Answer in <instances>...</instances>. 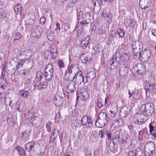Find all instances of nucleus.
<instances>
[{"label":"nucleus","mask_w":156,"mask_h":156,"mask_svg":"<svg viewBox=\"0 0 156 156\" xmlns=\"http://www.w3.org/2000/svg\"><path fill=\"white\" fill-rule=\"evenodd\" d=\"M120 135L119 132L117 131L114 134L113 136V141L115 143L118 142L120 140Z\"/></svg>","instance_id":"a878e982"},{"label":"nucleus","mask_w":156,"mask_h":156,"mask_svg":"<svg viewBox=\"0 0 156 156\" xmlns=\"http://www.w3.org/2000/svg\"><path fill=\"white\" fill-rule=\"evenodd\" d=\"M76 84L73 81L70 82L68 86L67 89V94L68 96L67 98H69V95L70 93H72L75 91L76 89V87L75 85Z\"/></svg>","instance_id":"4468645a"},{"label":"nucleus","mask_w":156,"mask_h":156,"mask_svg":"<svg viewBox=\"0 0 156 156\" xmlns=\"http://www.w3.org/2000/svg\"><path fill=\"white\" fill-rule=\"evenodd\" d=\"M35 145V144L33 141L27 143L25 146L26 151L30 152V151H34Z\"/></svg>","instance_id":"f3484780"},{"label":"nucleus","mask_w":156,"mask_h":156,"mask_svg":"<svg viewBox=\"0 0 156 156\" xmlns=\"http://www.w3.org/2000/svg\"><path fill=\"white\" fill-rule=\"evenodd\" d=\"M85 156H93L91 151L89 149H86L84 151Z\"/></svg>","instance_id":"37998d69"},{"label":"nucleus","mask_w":156,"mask_h":156,"mask_svg":"<svg viewBox=\"0 0 156 156\" xmlns=\"http://www.w3.org/2000/svg\"><path fill=\"white\" fill-rule=\"evenodd\" d=\"M16 149L20 156H25V151L23 148L18 146L16 147Z\"/></svg>","instance_id":"393cba45"},{"label":"nucleus","mask_w":156,"mask_h":156,"mask_svg":"<svg viewBox=\"0 0 156 156\" xmlns=\"http://www.w3.org/2000/svg\"><path fill=\"white\" fill-rule=\"evenodd\" d=\"M103 101L101 98H98L97 100V106L98 107L101 108L103 105Z\"/></svg>","instance_id":"e433bc0d"},{"label":"nucleus","mask_w":156,"mask_h":156,"mask_svg":"<svg viewBox=\"0 0 156 156\" xmlns=\"http://www.w3.org/2000/svg\"><path fill=\"white\" fill-rule=\"evenodd\" d=\"M115 112L111 110H109L108 112V115L109 116V117L110 118L114 117L115 116Z\"/></svg>","instance_id":"c03bdc74"},{"label":"nucleus","mask_w":156,"mask_h":156,"mask_svg":"<svg viewBox=\"0 0 156 156\" xmlns=\"http://www.w3.org/2000/svg\"><path fill=\"white\" fill-rule=\"evenodd\" d=\"M118 58L114 54L112 57L111 60L108 61V64L111 65V69H114L116 67L118 66L119 64V61Z\"/></svg>","instance_id":"9b49d317"},{"label":"nucleus","mask_w":156,"mask_h":156,"mask_svg":"<svg viewBox=\"0 0 156 156\" xmlns=\"http://www.w3.org/2000/svg\"><path fill=\"white\" fill-rule=\"evenodd\" d=\"M143 49V45L141 43L139 44L133 43L132 47V52L134 56H137L140 50Z\"/></svg>","instance_id":"9d476101"},{"label":"nucleus","mask_w":156,"mask_h":156,"mask_svg":"<svg viewBox=\"0 0 156 156\" xmlns=\"http://www.w3.org/2000/svg\"><path fill=\"white\" fill-rule=\"evenodd\" d=\"M80 59L82 62L84 64H86L89 59L87 56H85V54H82L80 57Z\"/></svg>","instance_id":"473e14b6"},{"label":"nucleus","mask_w":156,"mask_h":156,"mask_svg":"<svg viewBox=\"0 0 156 156\" xmlns=\"http://www.w3.org/2000/svg\"><path fill=\"white\" fill-rule=\"evenodd\" d=\"M100 3L102 5H105L106 2V0H99Z\"/></svg>","instance_id":"052dcab7"},{"label":"nucleus","mask_w":156,"mask_h":156,"mask_svg":"<svg viewBox=\"0 0 156 156\" xmlns=\"http://www.w3.org/2000/svg\"><path fill=\"white\" fill-rule=\"evenodd\" d=\"M129 72L128 66L126 64L121 65L119 69V73L122 76L126 75Z\"/></svg>","instance_id":"dca6fc26"},{"label":"nucleus","mask_w":156,"mask_h":156,"mask_svg":"<svg viewBox=\"0 0 156 156\" xmlns=\"http://www.w3.org/2000/svg\"><path fill=\"white\" fill-rule=\"evenodd\" d=\"M141 69H138V71L139 72V74H142L143 72H144L145 71V67L143 65H141Z\"/></svg>","instance_id":"8fccbe9b"},{"label":"nucleus","mask_w":156,"mask_h":156,"mask_svg":"<svg viewBox=\"0 0 156 156\" xmlns=\"http://www.w3.org/2000/svg\"><path fill=\"white\" fill-rule=\"evenodd\" d=\"M43 76V74L41 72L38 71L36 74V77L37 78H39L38 80V81H40L42 79Z\"/></svg>","instance_id":"ea45409f"},{"label":"nucleus","mask_w":156,"mask_h":156,"mask_svg":"<svg viewBox=\"0 0 156 156\" xmlns=\"http://www.w3.org/2000/svg\"><path fill=\"white\" fill-rule=\"evenodd\" d=\"M19 99L15 97L10 98H6L4 100V102L7 105L9 104V107L12 109H13L18 103Z\"/></svg>","instance_id":"423d86ee"},{"label":"nucleus","mask_w":156,"mask_h":156,"mask_svg":"<svg viewBox=\"0 0 156 156\" xmlns=\"http://www.w3.org/2000/svg\"><path fill=\"white\" fill-rule=\"evenodd\" d=\"M60 116L61 115L60 112H58L55 117V120L56 121H58L60 119Z\"/></svg>","instance_id":"603ef678"},{"label":"nucleus","mask_w":156,"mask_h":156,"mask_svg":"<svg viewBox=\"0 0 156 156\" xmlns=\"http://www.w3.org/2000/svg\"><path fill=\"white\" fill-rule=\"evenodd\" d=\"M129 112V110L127 106H124L121 108L120 112V115L122 117H125L128 115Z\"/></svg>","instance_id":"412c9836"},{"label":"nucleus","mask_w":156,"mask_h":156,"mask_svg":"<svg viewBox=\"0 0 156 156\" xmlns=\"http://www.w3.org/2000/svg\"><path fill=\"white\" fill-rule=\"evenodd\" d=\"M43 32V28L40 27H37V29L32 34L34 37L38 38L40 37Z\"/></svg>","instance_id":"a211bd4d"},{"label":"nucleus","mask_w":156,"mask_h":156,"mask_svg":"<svg viewBox=\"0 0 156 156\" xmlns=\"http://www.w3.org/2000/svg\"><path fill=\"white\" fill-rule=\"evenodd\" d=\"M89 43L88 38H86L84 40L82 41L81 43V46L83 48H86Z\"/></svg>","instance_id":"c756f323"},{"label":"nucleus","mask_w":156,"mask_h":156,"mask_svg":"<svg viewBox=\"0 0 156 156\" xmlns=\"http://www.w3.org/2000/svg\"><path fill=\"white\" fill-rule=\"evenodd\" d=\"M88 81H90V80L89 79V78L87 75L84 77L83 76V78H82V82H83L84 83H87L88 82Z\"/></svg>","instance_id":"de8ad7c7"},{"label":"nucleus","mask_w":156,"mask_h":156,"mask_svg":"<svg viewBox=\"0 0 156 156\" xmlns=\"http://www.w3.org/2000/svg\"><path fill=\"white\" fill-rule=\"evenodd\" d=\"M98 118H99V119L101 120L103 122L101 124H99V122H97L96 126L98 127L102 128L107 123L108 119V115L107 116V114L105 112H101L99 114Z\"/></svg>","instance_id":"39448f33"},{"label":"nucleus","mask_w":156,"mask_h":156,"mask_svg":"<svg viewBox=\"0 0 156 156\" xmlns=\"http://www.w3.org/2000/svg\"><path fill=\"white\" fill-rule=\"evenodd\" d=\"M87 76L89 78V79L90 80H93L95 76L94 73L93 72H90L89 73L87 74Z\"/></svg>","instance_id":"58836bf2"},{"label":"nucleus","mask_w":156,"mask_h":156,"mask_svg":"<svg viewBox=\"0 0 156 156\" xmlns=\"http://www.w3.org/2000/svg\"><path fill=\"white\" fill-rule=\"evenodd\" d=\"M21 37V35L19 33L17 32L15 34L14 41H15L16 40H18L20 39Z\"/></svg>","instance_id":"79ce46f5"},{"label":"nucleus","mask_w":156,"mask_h":156,"mask_svg":"<svg viewBox=\"0 0 156 156\" xmlns=\"http://www.w3.org/2000/svg\"><path fill=\"white\" fill-rule=\"evenodd\" d=\"M103 121H101V120H100L99 119V118H98V119H97V120L95 121V125H96V123L97 122H99V124H101L102 123H103Z\"/></svg>","instance_id":"69168bd1"},{"label":"nucleus","mask_w":156,"mask_h":156,"mask_svg":"<svg viewBox=\"0 0 156 156\" xmlns=\"http://www.w3.org/2000/svg\"><path fill=\"white\" fill-rule=\"evenodd\" d=\"M114 124L116 126H121L123 125V122L121 119H119L116 120Z\"/></svg>","instance_id":"7c9ffc66"},{"label":"nucleus","mask_w":156,"mask_h":156,"mask_svg":"<svg viewBox=\"0 0 156 156\" xmlns=\"http://www.w3.org/2000/svg\"><path fill=\"white\" fill-rule=\"evenodd\" d=\"M125 20L124 21V24L126 27H133L135 24L134 21L130 17H128L126 16L125 17Z\"/></svg>","instance_id":"2eb2a0df"},{"label":"nucleus","mask_w":156,"mask_h":156,"mask_svg":"<svg viewBox=\"0 0 156 156\" xmlns=\"http://www.w3.org/2000/svg\"><path fill=\"white\" fill-rule=\"evenodd\" d=\"M52 125V123L51 122H49L46 123V126L47 128V131L50 132L51 131V126Z\"/></svg>","instance_id":"4c0bfd02"},{"label":"nucleus","mask_w":156,"mask_h":156,"mask_svg":"<svg viewBox=\"0 0 156 156\" xmlns=\"http://www.w3.org/2000/svg\"><path fill=\"white\" fill-rule=\"evenodd\" d=\"M30 52L29 51H28V50H26L24 52V53L25 54V55H27V56L28 55L29 56H30V55H29V53Z\"/></svg>","instance_id":"338daca9"},{"label":"nucleus","mask_w":156,"mask_h":156,"mask_svg":"<svg viewBox=\"0 0 156 156\" xmlns=\"http://www.w3.org/2000/svg\"><path fill=\"white\" fill-rule=\"evenodd\" d=\"M91 117L89 116H84L82 118V125L84 127L89 128L92 125V121Z\"/></svg>","instance_id":"0eeeda50"},{"label":"nucleus","mask_w":156,"mask_h":156,"mask_svg":"<svg viewBox=\"0 0 156 156\" xmlns=\"http://www.w3.org/2000/svg\"><path fill=\"white\" fill-rule=\"evenodd\" d=\"M20 96L24 98L28 97L29 95V91L28 90H20L19 92Z\"/></svg>","instance_id":"bb28decb"},{"label":"nucleus","mask_w":156,"mask_h":156,"mask_svg":"<svg viewBox=\"0 0 156 156\" xmlns=\"http://www.w3.org/2000/svg\"><path fill=\"white\" fill-rule=\"evenodd\" d=\"M112 37H110V38H112ZM110 38H109L108 37V41L107 42V44H111L112 43V41L110 39Z\"/></svg>","instance_id":"774afa93"},{"label":"nucleus","mask_w":156,"mask_h":156,"mask_svg":"<svg viewBox=\"0 0 156 156\" xmlns=\"http://www.w3.org/2000/svg\"><path fill=\"white\" fill-rule=\"evenodd\" d=\"M131 119L135 123L140 124L145 122L147 120V117L144 114L136 113L131 116Z\"/></svg>","instance_id":"f257e3e1"},{"label":"nucleus","mask_w":156,"mask_h":156,"mask_svg":"<svg viewBox=\"0 0 156 156\" xmlns=\"http://www.w3.org/2000/svg\"><path fill=\"white\" fill-rule=\"evenodd\" d=\"M14 10L15 12L17 14H19L22 11V6L20 3L16 5L14 7Z\"/></svg>","instance_id":"b1692460"},{"label":"nucleus","mask_w":156,"mask_h":156,"mask_svg":"<svg viewBox=\"0 0 156 156\" xmlns=\"http://www.w3.org/2000/svg\"><path fill=\"white\" fill-rule=\"evenodd\" d=\"M93 12L90 11L84 15V17L83 18L84 20H86L87 21L90 23V21L93 20Z\"/></svg>","instance_id":"4be33fe9"},{"label":"nucleus","mask_w":156,"mask_h":156,"mask_svg":"<svg viewBox=\"0 0 156 156\" xmlns=\"http://www.w3.org/2000/svg\"><path fill=\"white\" fill-rule=\"evenodd\" d=\"M57 50L56 48L55 47L52 48L51 50V53L52 56V57L55 58L57 55Z\"/></svg>","instance_id":"2f4dec72"},{"label":"nucleus","mask_w":156,"mask_h":156,"mask_svg":"<svg viewBox=\"0 0 156 156\" xmlns=\"http://www.w3.org/2000/svg\"><path fill=\"white\" fill-rule=\"evenodd\" d=\"M151 33L153 36L156 37V29H153L152 30Z\"/></svg>","instance_id":"e2e57ef3"},{"label":"nucleus","mask_w":156,"mask_h":156,"mask_svg":"<svg viewBox=\"0 0 156 156\" xmlns=\"http://www.w3.org/2000/svg\"><path fill=\"white\" fill-rule=\"evenodd\" d=\"M60 24L58 23H57L56 24V28L55 29V30L57 31L58 30H60L61 29V28L60 27Z\"/></svg>","instance_id":"13d9d810"},{"label":"nucleus","mask_w":156,"mask_h":156,"mask_svg":"<svg viewBox=\"0 0 156 156\" xmlns=\"http://www.w3.org/2000/svg\"><path fill=\"white\" fill-rule=\"evenodd\" d=\"M75 67V65L72 64L70 66H68L67 69L66 70L64 75L66 76L70 75L72 73V70Z\"/></svg>","instance_id":"5701e85b"},{"label":"nucleus","mask_w":156,"mask_h":156,"mask_svg":"<svg viewBox=\"0 0 156 156\" xmlns=\"http://www.w3.org/2000/svg\"><path fill=\"white\" fill-rule=\"evenodd\" d=\"M53 76V66L51 64H48L47 66L45 71V79L47 81H49L51 80Z\"/></svg>","instance_id":"f03ea898"},{"label":"nucleus","mask_w":156,"mask_h":156,"mask_svg":"<svg viewBox=\"0 0 156 156\" xmlns=\"http://www.w3.org/2000/svg\"><path fill=\"white\" fill-rule=\"evenodd\" d=\"M32 61L31 60L28 59H26L23 60V59L20 58L18 59L15 62V64L16 65V70H18L20 67L23 68V65L24 63H27L31 65L32 64Z\"/></svg>","instance_id":"1a4fd4ad"},{"label":"nucleus","mask_w":156,"mask_h":156,"mask_svg":"<svg viewBox=\"0 0 156 156\" xmlns=\"http://www.w3.org/2000/svg\"><path fill=\"white\" fill-rule=\"evenodd\" d=\"M92 3L94 7L96 6L97 5H99V3L97 0H92Z\"/></svg>","instance_id":"5fc2aeb1"},{"label":"nucleus","mask_w":156,"mask_h":156,"mask_svg":"<svg viewBox=\"0 0 156 156\" xmlns=\"http://www.w3.org/2000/svg\"><path fill=\"white\" fill-rule=\"evenodd\" d=\"M48 85L47 82H43L41 83L38 84L37 86L38 89L41 90L43 89L46 88Z\"/></svg>","instance_id":"cd10ccee"},{"label":"nucleus","mask_w":156,"mask_h":156,"mask_svg":"<svg viewBox=\"0 0 156 156\" xmlns=\"http://www.w3.org/2000/svg\"><path fill=\"white\" fill-rule=\"evenodd\" d=\"M84 17V15L82 14V12L80 11L79 13L78 14L77 19L78 20V22L79 23L81 20H83V18Z\"/></svg>","instance_id":"f704fd0d"},{"label":"nucleus","mask_w":156,"mask_h":156,"mask_svg":"<svg viewBox=\"0 0 156 156\" xmlns=\"http://www.w3.org/2000/svg\"><path fill=\"white\" fill-rule=\"evenodd\" d=\"M151 146L152 147H153L154 148V149H153V150H152L150 152H151V154H149V156H151V155H152V154L153 153V152L154 151H155V145L154 144H153L152 145H151Z\"/></svg>","instance_id":"0e129e2a"},{"label":"nucleus","mask_w":156,"mask_h":156,"mask_svg":"<svg viewBox=\"0 0 156 156\" xmlns=\"http://www.w3.org/2000/svg\"><path fill=\"white\" fill-rule=\"evenodd\" d=\"M40 22L42 25H44L46 22V19L44 17H41L40 19Z\"/></svg>","instance_id":"09e8293b"},{"label":"nucleus","mask_w":156,"mask_h":156,"mask_svg":"<svg viewBox=\"0 0 156 156\" xmlns=\"http://www.w3.org/2000/svg\"><path fill=\"white\" fill-rule=\"evenodd\" d=\"M116 34H117L119 36V37L122 38L124 37L125 32L122 29L120 28H117L116 30V33L112 31L111 34L108 35V37H113L115 36Z\"/></svg>","instance_id":"f8f14e48"},{"label":"nucleus","mask_w":156,"mask_h":156,"mask_svg":"<svg viewBox=\"0 0 156 156\" xmlns=\"http://www.w3.org/2000/svg\"><path fill=\"white\" fill-rule=\"evenodd\" d=\"M62 137L61 138H60V142L61 144L65 143L67 141L66 137V133L65 132H63L61 134Z\"/></svg>","instance_id":"c85d7f7f"},{"label":"nucleus","mask_w":156,"mask_h":156,"mask_svg":"<svg viewBox=\"0 0 156 156\" xmlns=\"http://www.w3.org/2000/svg\"><path fill=\"white\" fill-rule=\"evenodd\" d=\"M151 3V0H140L139 5L141 8L146 9L150 7Z\"/></svg>","instance_id":"ddd939ff"},{"label":"nucleus","mask_w":156,"mask_h":156,"mask_svg":"<svg viewBox=\"0 0 156 156\" xmlns=\"http://www.w3.org/2000/svg\"><path fill=\"white\" fill-rule=\"evenodd\" d=\"M139 59L141 61L145 62L147 61L151 56V51L147 49L142 50L139 53Z\"/></svg>","instance_id":"7ed1b4c3"},{"label":"nucleus","mask_w":156,"mask_h":156,"mask_svg":"<svg viewBox=\"0 0 156 156\" xmlns=\"http://www.w3.org/2000/svg\"><path fill=\"white\" fill-rule=\"evenodd\" d=\"M107 136L108 137V140H110L111 139V134L110 133V132L109 131H108L106 132Z\"/></svg>","instance_id":"4d7b16f0"},{"label":"nucleus","mask_w":156,"mask_h":156,"mask_svg":"<svg viewBox=\"0 0 156 156\" xmlns=\"http://www.w3.org/2000/svg\"><path fill=\"white\" fill-rule=\"evenodd\" d=\"M154 108L153 105L151 103L142 105L141 106V108H144L143 113L146 114L147 116H149L151 115L154 112Z\"/></svg>","instance_id":"20e7f679"},{"label":"nucleus","mask_w":156,"mask_h":156,"mask_svg":"<svg viewBox=\"0 0 156 156\" xmlns=\"http://www.w3.org/2000/svg\"><path fill=\"white\" fill-rule=\"evenodd\" d=\"M58 63L60 67L62 68L64 67V64L62 60H58Z\"/></svg>","instance_id":"6e6d98bb"},{"label":"nucleus","mask_w":156,"mask_h":156,"mask_svg":"<svg viewBox=\"0 0 156 156\" xmlns=\"http://www.w3.org/2000/svg\"><path fill=\"white\" fill-rule=\"evenodd\" d=\"M79 23H80V24H81L82 26H85L90 23L86 20H84V19H83V20H81Z\"/></svg>","instance_id":"a18cd8bd"},{"label":"nucleus","mask_w":156,"mask_h":156,"mask_svg":"<svg viewBox=\"0 0 156 156\" xmlns=\"http://www.w3.org/2000/svg\"><path fill=\"white\" fill-rule=\"evenodd\" d=\"M99 136L101 138H103L104 136V132L102 131H100L99 132Z\"/></svg>","instance_id":"680f3d73"},{"label":"nucleus","mask_w":156,"mask_h":156,"mask_svg":"<svg viewBox=\"0 0 156 156\" xmlns=\"http://www.w3.org/2000/svg\"><path fill=\"white\" fill-rule=\"evenodd\" d=\"M149 128L150 129L149 132L151 134H152V132L154 131V126L152 125V124L150 123L149 124Z\"/></svg>","instance_id":"3c124183"},{"label":"nucleus","mask_w":156,"mask_h":156,"mask_svg":"<svg viewBox=\"0 0 156 156\" xmlns=\"http://www.w3.org/2000/svg\"><path fill=\"white\" fill-rule=\"evenodd\" d=\"M149 87H150L149 84V83H147L144 87V89L145 90L146 93H147L149 91H151L150 90H149Z\"/></svg>","instance_id":"864d4df0"},{"label":"nucleus","mask_w":156,"mask_h":156,"mask_svg":"<svg viewBox=\"0 0 156 156\" xmlns=\"http://www.w3.org/2000/svg\"><path fill=\"white\" fill-rule=\"evenodd\" d=\"M89 140L91 142H96L97 140L95 136L92 135L90 137Z\"/></svg>","instance_id":"49530a36"},{"label":"nucleus","mask_w":156,"mask_h":156,"mask_svg":"<svg viewBox=\"0 0 156 156\" xmlns=\"http://www.w3.org/2000/svg\"><path fill=\"white\" fill-rule=\"evenodd\" d=\"M82 96L83 98V100L86 101V100L88 98L89 96V94L87 90H85L84 91H83L82 94Z\"/></svg>","instance_id":"72a5a7b5"},{"label":"nucleus","mask_w":156,"mask_h":156,"mask_svg":"<svg viewBox=\"0 0 156 156\" xmlns=\"http://www.w3.org/2000/svg\"><path fill=\"white\" fill-rule=\"evenodd\" d=\"M78 70H79V69ZM82 73L81 71H80L79 70V71L75 74L72 80L75 84L80 85L81 84L82 82V78H83Z\"/></svg>","instance_id":"6e6552de"},{"label":"nucleus","mask_w":156,"mask_h":156,"mask_svg":"<svg viewBox=\"0 0 156 156\" xmlns=\"http://www.w3.org/2000/svg\"><path fill=\"white\" fill-rule=\"evenodd\" d=\"M150 87H149V90L151 91L153 90L154 89H156V84L152 83H149Z\"/></svg>","instance_id":"a19ab883"},{"label":"nucleus","mask_w":156,"mask_h":156,"mask_svg":"<svg viewBox=\"0 0 156 156\" xmlns=\"http://www.w3.org/2000/svg\"><path fill=\"white\" fill-rule=\"evenodd\" d=\"M59 135V132L57 129H55L52 132L51 135L50 140V143L52 142Z\"/></svg>","instance_id":"aec40b11"},{"label":"nucleus","mask_w":156,"mask_h":156,"mask_svg":"<svg viewBox=\"0 0 156 156\" xmlns=\"http://www.w3.org/2000/svg\"><path fill=\"white\" fill-rule=\"evenodd\" d=\"M49 33H51V31L50 30H48L47 31L46 35L49 41H50V38H49V37H52L51 36V35Z\"/></svg>","instance_id":"bf43d9fd"},{"label":"nucleus","mask_w":156,"mask_h":156,"mask_svg":"<svg viewBox=\"0 0 156 156\" xmlns=\"http://www.w3.org/2000/svg\"><path fill=\"white\" fill-rule=\"evenodd\" d=\"M96 31L97 33L101 35H102L104 34H106L105 28L103 29V28L101 27L98 29V30H96Z\"/></svg>","instance_id":"c9c22d12"},{"label":"nucleus","mask_w":156,"mask_h":156,"mask_svg":"<svg viewBox=\"0 0 156 156\" xmlns=\"http://www.w3.org/2000/svg\"><path fill=\"white\" fill-rule=\"evenodd\" d=\"M63 99L62 97L57 96L55 98L54 103L57 107L62 106L63 103Z\"/></svg>","instance_id":"6ab92c4d"}]
</instances>
